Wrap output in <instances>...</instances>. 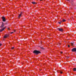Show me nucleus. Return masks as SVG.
<instances>
[{"instance_id":"f257e3e1","label":"nucleus","mask_w":76,"mask_h":76,"mask_svg":"<svg viewBox=\"0 0 76 76\" xmlns=\"http://www.w3.org/2000/svg\"><path fill=\"white\" fill-rule=\"evenodd\" d=\"M34 53L36 54V55H37V54H38L39 53V52L37 50H35L34 51Z\"/></svg>"},{"instance_id":"f03ea898","label":"nucleus","mask_w":76,"mask_h":76,"mask_svg":"<svg viewBox=\"0 0 76 76\" xmlns=\"http://www.w3.org/2000/svg\"><path fill=\"white\" fill-rule=\"evenodd\" d=\"M72 51L73 52H76V48H74L72 49Z\"/></svg>"},{"instance_id":"7ed1b4c3","label":"nucleus","mask_w":76,"mask_h":76,"mask_svg":"<svg viewBox=\"0 0 76 76\" xmlns=\"http://www.w3.org/2000/svg\"><path fill=\"white\" fill-rule=\"evenodd\" d=\"M2 18L3 21V22H6V19L5 18H4V17H2Z\"/></svg>"},{"instance_id":"20e7f679","label":"nucleus","mask_w":76,"mask_h":76,"mask_svg":"<svg viewBox=\"0 0 76 76\" xmlns=\"http://www.w3.org/2000/svg\"><path fill=\"white\" fill-rule=\"evenodd\" d=\"M58 30L59 31H61V32H63V30L62 28H58Z\"/></svg>"},{"instance_id":"39448f33","label":"nucleus","mask_w":76,"mask_h":76,"mask_svg":"<svg viewBox=\"0 0 76 76\" xmlns=\"http://www.w3.org/2000/svg\"><path fill=\"white\" fill-rule=\"evenodd\" d=\"M22 12H21L20 14H19L18 18H20V17H21V15H22Z\"/></svg>"},{"instance_id":"423d86ee","label":"nucleus","mask_w":76,"mask_h":76,"mask_svg":"<svg viewBox=\"0 0 76 76\" xmlns=\"http://www.w3.org/2000/svg\"><path fill=\"white\" fill-rule=\"evenodd\" d=\"M5 28L6 27L4 28H3L1 30H0V32H2V31H3Z\"/></svg>"},{"instance_id":"0eeeda50","label":"nucleus","mask_w":76,"mask_h":76,"mask_svg":"<svg viewBox=\"0 0 76 76\" xmlns=\"http://www.w3.org/2000/svg\"><path fill=\"white\" fill-rule=\"evenodd\" d=\"M9 37V35L7 34L4 37V38H7V37Z\"/></svg>"},{"instance_id":"6e6552de","label":"nucleus","mask_w":76,"mask_h":76,"mask_svg":"<svg viewBox=\"0 0 76 76\" xmlns=\"http://www.w3.org/2000/svg\"><path fill=\"white\" fill-rule=\"evenodd\" d=\"M4 24L3 23H2V24L1 26V28H3V26H4Z\"/></svg>"},{"instance_id":"1a4fd4ad","label":"nucleus","mask_w":76,"mask_h":76,"mask_svg":"<svg viewBox=\"0 0 76 76\" xmlns=\"http://www.w3.org/2000/svg\"><path fill=\"white\" fill-rule=\"evenodd\" d=\"M66 20L63 19V20H62V22H66Z\"/></svg>"},{"instance_id":"9d476101","label":"nucleus","mask_w":76,"mask_h":76,"mask_svg":"<svg viewBox=\"0 0 76 76\" xmlns=\"http://www.w3.org/2000/svg\"><path fill=\"white\" fill-rule=\"evenodd\" d=\"M73 70L74 71H76V68H74L73 69Z\"/></svg>"},{"instance_id":"9b49d317","label":"nucleus","mask_w":76,"mask_h":76,"mask_svg":"<svg viewBox=\"0 0 76 76\" xmlns=\"http://www.w3.org/2000/svg\"><path fill=\"white\" fill-rule=\"evenodd\" d=\"M32 4H36V2H32Z\"/></svg>"},{"instance_id":"f8f14e48","label":"nucleus","mask_w":76,"mask_h":76,"mask_svg":"<svg viewBox=\"0 0 76 76\" xmlns=\"http://www.w3.org/2000/svg\"><path fill=\"white\" fill-rule=\"evenodd\" d=\"M60 72L61 74H62V73H63V72H61V71H60Z\"/></svg>"},{"instance_id":"ddd939ff","label":"nucleus","mask_w":76,"mask_h":76,"mask_svg":"<svg viewBox=\"0 0 76 76\" xmlns=\"http://www.w3.org/2000/svg\"><path fill=\"white\" fill-rule=\"evenodd\" d=\"M14 49V47H12V48H11V49Z\"/></svg>"},{"instance_id":"4468645a","label":"nucleus","mask_w":76,"mask_h":76,"mask_svg":"<svg viewBox=\"0 0 76 76\" xmlns=\"http://www.w3.org/2000/svg\"><path fill=\"white\" fill-rule=\"evenodd\" d=\"M58 23H59V24H60L61 23V22H58Z\"/></svg>"},{"instance_id":"2eb2a0df","label":"nucleus","mask_w":76,"mask_h":76,"mask_svg":"<svg viewBox=\"0 0 76 76\" xmlns=\"http://www.w3.org/2000/svg\"><path fill=\"white\" fill-rule=\"evenodd\" d=\"M68 47H70V45H69L68 46Z\"/></svg>"},{"instance_id":"dca6fc26","label":"nucleus","mask_w":76,"mask_h":76,"mask_svg":"<svg viewBox=\"0 0 76 76\" xmlns=\"http://www.w3.org/2000/svg\"><path fill=\"white\" fill-rule=\"evenodd\" d=\"M61 54H62V53H63V52H61Z\"/></svg>"},{"instance_id":"f3484780","label":"nucleus","mask_w":76,"mask_h":76,"mask_svg":"<svg viewBox=\"0 0 76 76\" xmlns=\"http://www.w3.org/2000/svg\"><path fill=\"white\" fill-rule=\"evenodd\" d=\"M63 22V21H61L60 22H61H61Z\"/></svg>"},{"instance_id":"a211bd4d","label":"nucleus","mask_w":76,"mask_h":76,"mask_svg":"<svg viewBox=\"0 0 76 76\" xmlns=\"http://www.w3.org/2000/svg\"><path fill=\"white\" fill-rule=\"evenodd\" d=\"M13 32H12L11 34H13Z\"/></svg>"},{"instance_id":"6ab92c4d","label":"nucleus","mask_w":76,"mask_h":76,"mask_svg":"<svg viewBox=\"0 0 76 76\" xmlns=\"http://www.w3.org/2000/svg\"><path fill=\"white\" fill-rule=\"evenodd\" d=\"M1 45V44H0V46Z\"/></svg>"},{"instance_id":"aec40b11","label":"nucleus","mask_w":76,"mask_h":76,"mask_svg":"<svg viewBox=\"0 0 76 76\" xmlns=\"http://www.w3.org/2000/svg\"><path fill=\"white\" fill-rule=\"evenodd\" d=\"M72 45H73V44L72 43Z\"/></svg>"},{"instance_id":"412c9836","label":"nucleus","mask_w":76,"mask_h":76,"mask_svg":"<svg viewBox=\"0 0 76 76\" xmlns=\"http://www.w3.org/2000/svg\"><path fill=\"white\" fill-rule=\"evenodd\" d=\"M67 1H69V0H66Z\"/></svg>"},{"instance_id":"4be33fe9","label":"nucleus","mask_w":76,"mask_h":76,"mask_svg":"<svg viewBox=\"0 0 76 76\" xmlns=\"http://www.w3.org/2000/svg\"><path fill=\"white\" fill-rule=\"evenodd\" d=\"M8 29H9V28H8Z\"/></svg>"},{"instance_id":"5701e85b","label":"nucleus","mask_w":76,"mask_h":76,"mask_svg":"<svg viewBox=\"0 0 76 76\" xmlns=\"http://www.w3.org/2000/svg\"><path fill=\"white\" fill-rule=\"evenodd\" d=\"M67 58H69V57H67Z\"/></svg>"},{"instance_id":"b1692460","label":"nucleus","mask_w":76,"mask_h":76,"mask_svg":"<svg viewBox=\"0 0 76 76\" xmlns=\"http://www.w3.org/2000/svg\"><path fill=\"white\" fill-rule=\"evenodd\" d=\"M14 32H15V31H14Z\"/></svg>"}]
</instances>
